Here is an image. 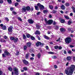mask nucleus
<instances>
[{
	"instance_id": "obj_28",
	"label": "nucleus",
	"mask_w": 75,
	"mask_h": 75,
	"mask_svg": "<svg viewBox=\"0 0 75 75\" xmlns=\"http://www.w3.org/2000/svg\"><path fill=\"white\" fill-rule=\"evenodd\" d=\"M31 36V35L29 34H27L26 35V37L28 38H29L30 37V38Z\"/></svg>"
},
{
	"instance_id": "obj_18",
	"label": "nucleus",
	"mask_w": 75,
	"mask_h": 75,
	"mask_svg": "<svg viewBox=\"0 0 75 75\" xmlns=\"http://www.w3.org/2000/svg\"><path fill=\"white\" fill-rule=\"evenodd\" d=\"M39 8L40 10H43V9H44V6L42 5L40 6Z\"/></svg>"
},
{
	"instance_id": "obj_2",
	"label": "nucleus",
	"mask_w": 75,
	"mask_h": 75,
	"mask_svg": "<svg viewBox=\"0 0 75 75\" xmlns=\"http://www.w3.org/2000/svg\"><path fill=\"white\" fill-rule=\"evenodd\" d=\"M4 53L2 54V57H6V56H8L10 55V53L8 52V50H7L6 49L4 50Z\"/></svg>"
},
{
	"instance_id": "obj_20",
	"label": "nucleus",
	"mask_w": 75,
	"mask_h": 75,
	"mask_svg": "<svg viewBox=\"0 0 75 75\" xmlns=\"http://www.w3.org/2000/svg\"><path fill=\"white\" fill-rule=\"evenodd\" d=\"M61 8L62 10H64L65 8V7L64 6V5H62V6H61Z\"/></svg>"
},
{
	"instance_id": "obj_44",
	"label": "nucleus",
	"mask_w": 75,
	"mask_h": 75,
	"mask_svg": "<svg viewBox=\"0 0 75 75\" xmlns=\"http://www.w3.org/2000/svg\"><path fill=\"white\" fill-rule=\"evenodd\" d=\"M18 19L19 20H20V21H22V19H21V18H20V17H18Z\"/></svg>"
},
{
	"instance_id": "obj_57",
	"label": "nucleus",
	"mask_w": 75,
	"mask_h": 75,
	"mask_svg": "<svg viewBox=\"0 0 75 75\" xmlns=\"http://www.w3.org/2000/svg\"><path fill=\"white\" fill-rule=\"evenodd\" d=\"M73 61H75V57H73Z\"/></svg>"
},
{
	"instance_id": "obj_8",
	"label": "nucleus",
	"mask_w": 75,
	"mask_h": 75,
	"mask_svg": "<svg viewBox=\"0 0 75 75\" xmlns=\"http://www.w3.org/2000/svg\"><path fill=\"white\" fill-rule=\"evenodd\" d=\"M13 28L12 25L11 26L8 28V31L10 32V33H11L13 31Z\"/></svg>"
},
{
	"instance_id": "obj_48",
	"label": "nucleus",
	"mask_w": 75,
	"mask_h": 75,
	"mask_svg": "<svg viewBox=\"0 0 75 75\" xmlns=\"http://www.w3.org/2000/svg\"><path fill=\"white\" fill-rule=\"evenodd\" d=\"M20 53V52H19V51H18L16 52V55L17 56H18V55H19V54Z\"/></svg>"
},
{
	"instance_id": "obj_39",
	"label": "nucleus",
	"mask_w": 75,
	"mask_h": 75,
	"mask_svg": "<svg viewBox=\"0 0 75 75\" xmlns=\"http://www.w3.org/2000/svg\"><path fill=\"white\" fill-rule=\"evenodd\" d=\"M72 9L74 13H75V8H74V6L72 7Z\"/></svg>"
},
{
	"instance_id": "obj_13",
	"label": "nucleus",
	"mask_w": 75,
	"mask_h": 75,
	"mask_svg": "<svg viewBox=\"0 0 75 75\" xmlns=\"http://www.w3.org/2000/svg\"><path fill=\"white\" fill-rule=\"evenodd\" d=\"M26 45L28 47H31V42H28L26 43Z\"/></svg>"
},
{
	"instance_id": "obj_24",
	"label": "nucleus",
	"mask_w": 75,
	"mask_h": 75,
	"mask_svg": "<svg viewBox=\"0 0 75 75\" xmlns=\"http://www.w3.org/2000/svg\"><path fill=\"white\" fill-rule=\"evenodd\" d=\"M44 37L46 40H50V38L46 35H44Z\"/></svg>"
},
{
	"instance_id": "obj_7",
	"label": "nucleus",
	"mask_w": 75,
	"mask_h": 75,
	"mask_svg": "<svg viewBox=\"0 0 75 75\" xmlns=\"http://www.w3.org/2000/svg\"><path fill=\"white\" fill-rule=\"evenodd\" d=\"M26 9V11H33L34 10V8L33 7H32L31 8H30V7L29 6H28L26 7H25Z\"/></svg>"
},
{
	"instance_id": "obj_36",
	"label": "nucleus",
	"mask_w": 75,
	"mask_h": 75,
	"mask_svg": "<svg viewBox=\"0 0 75 75\" xmlns=\"http://www.w3.org/2000/svg\"><path fill=\"white\" fill-rule=\"evenodd\" d=\"M43 13H44V14H45L46 13H48V10H45L43 11Z\"/></svg>"
},
{
	"instance_id": "obj_49",
	"label": "nucleus",
	"mask_w": 75,
	"mask_h": 75,
	"mask_svg": "<svg viewBox=\"0 0 75 75\" xmlns=\"http://www.w3.org/2000/svg\"><path fill=\"white\" fill-rule=\"evenodd\" d=\"M56 58H57V57L56 56H54L53 57V59H56Z\"/></svg>"
},
{
	"instance_id": "obj_41",
	"label": "nucleus",
	"mask_w": 75,
	"mask_h": 75,
	"mask_svg": "<svg viewBox=\"0 0 75 75\" xmlns=\"http://www.w3.org/2000/svg\"><path fill=\"white\" fill-rule=\"evenodd\" d=\"M67 53L69 54H72V51L70 50H69L67 51Z\"/></svg>"
},
{
	"instance_id": "obj_4",
	"label": "nucleus",
	"mask_w": 75,
	"mask_h": 75,
	"mask_svg": "<svg viewBox=\"0 0 75 75\" xmlns=\"http://www.w3.org/2000/svg\"><path fill=\"white\" fill-rule=\"evenodd\" d=\"M13 71L15 75H18V70L17 68L14 67L13 69Z\"/></svg>"
},
{
	"instance_id": "obj_37",
	"label": "nucleus",
	"mask_w": 75,
	"mask_h": 75,
	"mask_svg": "<svg viewBox=\"0 0 75 75\" xmlns=\"http://www.w3.org/2000/svg\"><path fill=\"white\" fill-rule=\"evenodd\" d=\"M23 69H24V71H27V70H28V68L26 67H24L23 68Z\"/></svg>"
},
{
	"instance_id": "obj_14",
	"label": "nucleus",
	"mask_w": 75,
	"mask_h": 75,
	"mask_svg": "<svg viewBox=\"0 0 75 75\" xmlns=\"http://www.w3.org/2000/svg\"><path fill=\"white\" fill-rule=\"evenodd\" d=\"M40 32L38 30H36L35 33V35H40Z\"/></svg>"
},
{
	"instance_id": "obj_6",
	"label": "nucleus",
	"mask_w": 75,
	"mask_h": 75,
	"mask_svg": "<svg viewBox=\"0 0 75 75\" xmlns=\"http://www.w3.org/2000/svg\"><path fill=\"white\" fill-rule=\"evenodd\" d=\"M71 41H72V39L71 38L68 37L65 39V42L67 44H69V43L71 42Z\"/></svg>"
},
{
	"instance_id": "obj_58",
	"label": "nucleus",
	"mask_w": 75,
	"mask_h": 75,
	"mask_svg": "<svg viewBox=\"0 0 75 75\" xmlns=\"http://www.w3.org/2000/svg\"><path fill=\"white\" fill-rule=\"evenodd\" d=\"M4 39H7V36L5 35L4 37Z\"/></svg>"
},
{
	"instance_id": "obj_62",
	"label": "nucleus",
	"mask_w": 75,
	"mask_h": 75,
	"mask_svg": "<svg viewBox=\"0 0 75 75\" xmlns=\"http://www.w3.org/2000/svg\"><path fill=\"white\" fill-rule=\"evenodd\" d=\"M58 48L59 50H61V49H62V47L61 46H59L58 47Z\"/></svg>"
},
{
	"instance_id": "obj_53",
	"label": "nucleus",
	"mask_w": 75,
	"mask_h": 75,
	"mask_svg": "<svg viewBox=\"0 0 75 75\" xmlns=\"http://www.w3.org/2000/svg\"><path fill=\"white\" fill-rule=\"evenodd\" d=\"M40 13H41V12H38L36 14L38 16V15H40Z\"/></svg>"
},
{
	"instance_id": "obj_54",
	"label": "nucleus",
	"mask_w": 75,
	"mask_h": 75,
	"mask_svg": "<svg viewBox=\"0 0 75 75\" xmlns=\"http://www.w3.org/2000/svg\"><path fill=\"white\" fill-rule=\"evenodd\" d=\"M30 60H34V58L33 57H31L30 58Z\"/></svg>"
},
{
	"instance_id": "obj_1",
	"label": "nucleus",
	"mask_w": 75,
	"mask_h": 75,
	"mask_svg": "<svg viewBox=\"0 0 75 75\" xmlns=\"http://www.w3.org/2000/svg\"><path fill=\"white\" fill-rule=\"evenodd\" d=\"M75 66L74 65H71L70 67L67 68V70H65V73L67 75H72L75 71Z\"/></svg>"
},
{
	"instance_id": "obj_64",
	"label": "nucleus",
	"mask_w": 75,
	"mask_h": 75,
	"mask_svg": "<svg viewBox=\"0 0 75 75\" xmlns=\"http://www.w3.org/2000/svg\"><path fill=\"white\" fill-rule=\"evenodd\" d=\"M40 73H37L35 74V75H40Z\"/></svg>"
},
{
	"instance_id": "obj_38",
	"label": "nucleus",
	"mask_w": 75,
	"mask_h": 75,
	"mask_svg": "<svg viewBox=\"0 0 75 75\" xmlns=\"http://www.w3.org/2000/svg\"><path fill=\"white\" fill-rule=\"evenodd\" d=\"M52 13H53V14H54V13H57V11L53 10V11H52Z\"/></svg>"
},
{
	"instance_id": "obj_45",
	"label": "nucleus",
	"mask_w": 75,
	"mask_h": 75,
	"mask_svg": "<svg viewBox=\"0 0 75 75\" xmlns=\"http://www.w3.org/2000/svg\"><path fill=\"white\" fill-rule=\"evenodd\" d=\"M54 48L55 49L57 50V49H58V46H54Z\"/></svg>"
},
{
	"instance_id": "obj_31",
	"label": "nucleus",
	"mask_w": 75,
	"mask_h": 75,
	"mask_svg": "<svg viewBox=\"0 0 75 75\" xmlns=\"http://www.w3.org/2000/svg\"><path fill=\"white\" fill-rule=\"evenodd\" d=\"M49 8L50 9H51V10H52L53 8H54V6L52 5H49Z\"/></svg>"
},
{
	"instance_id": "obj_23",
	"label": "nucleus",
	"mask_w": 75,
	"mask_h": 75,
	"mask_svg": "<svg viewBox=\"0 0 75 75\" xmlns=\"http://www.w3.org/2000/svg\"><path fill=\"white\" fill-rule=\"evenodd\" d=\"M8 70L9 71H10L11 72L12 71H13V69L12 68V67H9L8 68Z\"/></svg>"
},
{
	"instance_id": "obj_59",
	"label": "nucleus",
	"mask_w": 75,
	"mask_h": 75,
	"mask_svg": "<svg viewBox=\"0 0 75 75\" xmlns=\"http://www.w3.org/2000/svg\"><path fill=\"white\" fill-rule=\"evenodd\" d=\"M10 9L11 11H13L14 10V8H11Z\"/></svg>"
},
{
	"instance_id": "obj_42",
	"label": "nucleus",
	"mask_w": 75,
	"mask_h": 75,
	"mask_svg": "<svg viewBox=\"0 0 75 75\" xmlns=\"http://www.w3.org/2000/svg\"><path fill=\"white\" fill-rule=\"evenodd\" d=\"M5 20L6 21L8 22L9 21V19H8V18L7 17H6L5 18Z\"/></svg>"
},
{
	"instance_id": "obj_16",
	"label": "nucleus",
	"mask_w": 75,
	"mask_h": 75,
	"mask_svg": "<svg viewBox=\"0 0 75 75\" xmlns=\"http://www.w3.org/2000/svg\"><path fill=\"white\" fill-rule=\"evenodd\" d=\"M60 31L62 33H63V32H65V29L63 28H61L60 29Z\"/></svg>"
},
{
	"instance_id": "obj_21",
	"label": "nucleus",
	"mask_w": 75,
	"mask_h": 75,
	"mask_svg": "<svg viewBox=\"0 0 75 75\" xmlns=\"http://www.w3.org/2000/svg\"><path fill=\"white\" fill-rule=\"evenodd\" d=\"M29 57V53H27L25 55V58L26 59H28V57Z\"/></svg>"
},
{
	"instance_id": "obj_46",
	"label": "nucleus",
	"mask_w": 75,
	"mask_h": 75,
	"mask_svg": "<svg viewBox=\"0 0 75 75\" xmlns=\"http://www.w3.org/2000/svg\"><path fill=\"white\" fill-rule=\"evenodd\" d=\"M71 28H68V31H69V33H70V32H71Z\"/></svg>"
},
{
	"instance_id": "obj_33",
	"label": "nucleus",
	"mask_w": 75,
	"mask_h": 75,
	"mask_svg": "<svg viewBox=\"0 0 75 75\" xmlns=\"http://www.w3.org/2000/svg\"><path fill=\"white\" fill-rule=\"evenodd\" d=\"M64 16L66 19H67V20H69V17L67 16L66 15Z\"/></svg>"
},
{
	"instance_id": "obj_11",
	"label": "nucleus",
	"mask_w": 75,
	"mask_h": 75,
	"mask_svg": "<svg viewBox=\"0 0 75 75\" xmlns=\"http://www.w3.org/2000/svg\"><path fill=\"white\" fill-rule=\"evenodd\" d=\"M26 11H27V10H26L25 6H23V7L22 8L21 11L22 12H26Z\"/></svg>"
},
{
	"instance_id": "obj_25",
	"label": "nucleus",
	"mask_w": 75,
	"mask_h": 75,
	"mask_svg": "<svg viewBox=\"0 0 75 75\" xmlns=\"http://www.w3.org/2000/svg\"><path fill=\"white\" fill-rule=\"evenodd\" d=\"M30 38L31 40H35V37L34 36H30Z\"/></svg>"
},
{
	"instance_id": "obj_15",
	"label": "nucleus",
	"mask_w": 75,
	"mask_h": 75,
	"mask_svg": "<svg viewBox=\"0 0 75 75\" xmlns=\"http://www.w3.org/2000/svg\"><path fill=\"white\" fill-rule=\"evenodd\" d=\"M36 27L37 30H40V27H41V26H40L39 25L37 24L36 25Z\"/></svg>"
},
{
	"instance_id": "obj_10",
	"label": "nucleus",
	"mask_w": 75,
	"mask_h": 75,
	"mask_svg": "<svg viewBox=\"0 0 75 75\" xmlns=\"http://www.w3.org/2000/svg\"><path fill=\"white\" fill-rule=\"evenodd\" d=\"M23 62V63L25 65H28V64H29V62L25 60V59H23L22 61Z\"/></svg>"
},
{
	"instance_id": "obj_55",
	"label": "nucleus",
	"mask_w": 75,
	"mask_h": 75,
	"mask_svg": "<svg viewBox=\"0 0 75 75\" xmlns=\"http://www.w3.org/2000/svg\"><path fill=\"white\" fill-rule=\"evenodd\" d=\"M1 42H3V39L1 38L0 40Z\"/></svg>"
},
{
	"instance_id": "obj_27",
	"label": "nucleus",
	"mask_w": 75,
	"mask_h": 75,
	"mask_svg": "<svg viewBox=\"0 0 75 75\" xmlns=\"http://www.w3.org/2000/svg\"><path fill=\"white\" fill-rule=\"evenodd\" d=\"M66 59L68 61H70L71 59V57L70 56L68 57H67Z\"/></svg>"
},
{
	"instance_id": "obj_22",
	"label": "nucleus",
	"mask_w": 75,
	"mask_h": 75,
	"mask_svg": "<svg viewBox=\"0 0 75 75\" xmlns=\"http://www.w3.org/2000/svg\"><path fill=\"white\" fill-rule=\"evenodd\" d=\"M6 28L7 27H6V26L5 25H4L2 27V28L3 30H6Z\"/></svg>"
},
{
	"instance_id": "obj_30",
	"label": "nucleus",
	"mask_w": 75,
	"mask_h": 75,
	"mask_svg": "<svg viewBox=\"0 0 75 75\" xmlns=\"http://www.w3.org/2000/svg\"><path fill=\"white\" fill-rule=\"evenodd\" d=\"M7 1L8 4H11V3H12L11 0H7Z\"/></svg>"
},
{
	"instance_id": "obj_63",
	"label": "nucleus",
	"mask_w": 75,
	"mask_h": 75,
	"mask_svg": "<svg viewBox=\"0 0 75 75\" xmlns=\"http://www.w3.org/2000/svg\"><path fill=\"white\" fill-rule=\"evenodd\" d=\"M70 16H73V13H70Z\"/></svg>"
},
{
	"instance_id": "obj_12",
	"label": "nucleus",
	"mask_w": 75,
	"mask_h": 75,
	"mask_svg": "<svg viewBox=\"0 0 75 75\" xmlns=\"http://www.w3.org/2000/svg\"><path fill=\"white\" fill-rule=\"evenodd\" d=\"M41 45V42H40L38 41L36 43L35 45L36 47H39L40 45Z\"/></svg>"
},
{
	"instance_id": "obj_40",
	"label": "nucleus",
	"mask_w": 75,
	"mask_h": 75,
	"mask_svg": "<svg viewBox=\"0 0 75 75\" xmlns=\"http://www.w3.org/2000/svg\"><path fill=\"white\" fill-rule=\"evenodd\" d=\"M67 23H68V25H71V23H72V22L71 21H69L67 22Z\"/></svg>"
},
{
	"instance_id": "obj_56",
	"label": "nucleus",
	"mask_w": 75,
	"mask_h": 75,
	"mask_svg": "<svg viewBox=\"0 0 75 75\" xmlns=\"http://www.w3.org/2000/svg\"><path fill=\"white\" fill-rule=\"evenodd\" d=\"M38 40H41V38H40V36H38Z\"/></svg>"
},
{
	"instance_id": "obj_34",
	"label": "nucleus",
	"mask_w": 75,
	"mask_h": 75,
	"mask_svg": "<svg viewBox=\"0 0 75 75\" xmlns=\"http://www.w3.org/2000/svg\"><path fill=\"white\" fill-rule=\"evenodd\" d=\"M55 29L56 30H58V29H59V28H58V26L57 25H55Z\"/></svg>"
},
{
	"instance_id": "obj_35",
	"label": "nucleus",
	"mask_w": 75,
	"mask_h": 75,
	"mask_svg": "<svg viewBox=\"0 0 75 75\" xmlns=\"http://www.w3.org/2000/svg\"><path fill=\"white\" fill-rule=\"evenodd\" d=\"M19 5V4L18 2H16L15 4V7H17V6H18Z\"/></svg>"
},
{
	"instance_id": "obj_43",
	"label": "nucleus",
	"mask_w": 75,
	"mask_h": 75,
	"mask_svg": "<svg viewBox=\"0 0 75 75\" xmlns=\"http://www.w3.org/2000/svg\"><path fill=\"white\" fill-rule=\"evenodd\" d=\"M65 6L66 7H68V6H69V3H66V4H65Z\"/></svg>"
},
{
	"instance_id": "obj_47",
	"label": "nucleus",
	"mask_w": 75,
	"mask_h": 75,
	"mask_svg": "<svg viewBox=\"0 0 75 75\" xmlns=\"http://www.w3.org/2000/svg\"><path fill=\"white\" fill-rule=\"evenodd\" d=\"M42 5H41V4L40 3H38L37 4V6H39V7H40V6H41Z\"/></svg>"
},
{
	"instance_id": "obj_17",
	"label": "nucleus",
	"mask_w": 75,
	"mask_h": 75,
	"mask_svg": "<svg viewBox=\"0 0 75 75\" xmlns=\"http://www.w3.org/2000/svg\"><path fill=\"white\" fill-rule=\"evenodd\" d=\"M60 22L61 23H65V21L64 19H60Z\"/></svg>"
},
{
	"instance_id": "obj_29",
	"label": "nucleus",
	"mask_w": 75,
	"mask_h": 75,
	"mask_svg": "<svg viewBox=\"0 0 75 75\" xmlns=\"http://www.w3.org/2000/svg\"><path fill=\"white\" fill-rule=\"evenodd\" d=\"M37 57L38 58H40V57H41V54L40 53H38L37 54Z\"/></svg>"
},
{
	"instance_id": "obj_61",
	"label": "nucleus",
	"mask_w": 75,
	"mask_h": 75,
	"mask_svg": "<svg viewBox=\"0 0 75 75\" xmlns=\"http://www.w3.org/2000/svg\"><path fill=\"white\" fill-rule=\"evenodd\" d=\"M49 18H52V15H49Z\"/></svg>"
},
{
	"instance_id": "obj_51",
	"label": "nucleus",
	"mask_w": 75,
	"mask_h": 75,
	"mask_svg": "<svg viewBox=\"0 0 75 75\" xmlns=\"http://www.w3.org/2000/svg\"><path fill=\"white\" fill-rule=\"evenodd\" d=\"M3 3V0H0V4H2Z\"/></svg>"
},
{
	"instance_id": "obj_9",
	"label": "nucleus",
	"mask_w": 75,
	"mask_h": 75,
	"mask_svg": "<svg viewBox=\"0 0 75 75\" xmlns=\"http://www.w3.org/2000/svg\"><path fill=\"white\" fill-rule=\"evenodd\" d=\"M28 21L29 23L30 24H33V23H34V21H33V20L31 19H28Z\"/></svg>"
},
{
	"instance_id": "obj_60",
	"label": "nucleus",
	"mask_w": 75,
	"mask_h": 75,
	"mask_svg": "<svg viewBox=\"0 0 75 75\" xmlns=\"http://www.w3.org/2000/svg\"><path fill=\"white\" fill-rule=\"evenodd\" d=\"M3 74V72L0 70V75H1Z\"/></svg>"
},
{
	"instance_id": "obj_19",
	"label": "nucleus",
	"mask_w": 75,
	"mask_h": 75,
	"mask_svg": "<svg viewBox=\"0 0 75 75\" xmlns=\"http://www.w3.org/2000/svg\"><path fill=\"white\" fill-rule=\"evenodd\" d=\"M28 47L26 45H25L23 46V50L24 51H26L27 49V47Z\"/></svg>"
},
{
	"instance_id": "obj_26",
	"label": "nucleus",
	"mask_w": 75,
	"mask_h": 75,
	"mask_svg": "<svg viewBox=\"0 0 75 75\" xmlns=\"http://www.w3.org/2000/svg\"><path fill=\"white\" fill-rule=\"evenodd\" d=\"M35 8L36 10H39V7L38 6H35Z\"/></svg>"
},
{
	"instance_id": "obj_32",
	"label": "nucleus",
	"mask_w": 75,
	"mask_h": 75,
	"mask_svg": "<svg viewBox=\"0 0 75 75\" xmlns=\"http://www.w3.org/2000/svg\"><path fill=\"white\" fill-rule=\"evenodd\" d=\"M23 39H24V40H25V39H26V38H27V37H26V36L25 34H23Z\"/></svg>"
},
{
	"instance_id": "obj_52",
	"label": "nucleus",
	"mask_w": 75,
	"mask_h": 75,
	"mask_svg": "<svg viewBox=\"0 0 75 75\" xmlns=\"http://www.w3.org/2000/svg\"><path fill=\"white\" fill-rule=\"evenodd\" d=\"M57 24V22L55 21H53V25H56Z\"/></svg>"
},
{
	"instance_id": "obj_50",
	"label": "nucleus",
	"mask_w": 75,
	"mask_h": 75,
	"mask_svg": "<svg viewBox=\"0 0 75 75\" xmlns=\"http://www.w3.org/2000/svg\"><path fill=\"white\" fill-rule=\"evenodd\" d=\"M49 54H54V52H49Z\"/></svg>"
},
{
	"instance_id": "obj_3",
	"label": "nucleus",
	"mask_w": 75,
	"mask_h": 75,
	"mask_svg": "<svg viewBox=\"0 0 75 75\" xmlns=\"http://www.w3.org/2000/svg\"><path fill=\"white\" fill-rule=\"evenodd\" d=\"M44 20L45 23V24H46L47 25V24L51 25V24H52V23H53V20H50L47 21V18H45Z\"/></svg>"
},
{
	"instance_id": "obj_5",
	"label": "nucleus",
	"mask_w": 75,
	"mask_h": 75,
	"mask_svg": "<svg viewBox=\"0 0 75 75\" xmlns=\"http://www.w3.org/2000/svg\"><path fill=\"white\" fill-rule=\"evenodd\" d=\"M10 39L12 41H14V42L15 44L18 41V38H15L14 37H11L10 38Z\"/></svg>"
}]
</instances>
